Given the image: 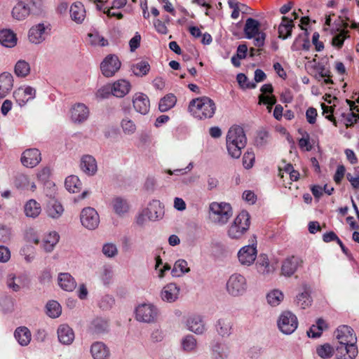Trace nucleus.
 Segmentation results:
<instances>
[{"instance_id":"obj_36","label":"nucleus","mask_w":359,"mask_h":359,"mask_svg":"<svg viewBox=\"0 0 359 359\" xmlns=\"http://www.w3.org/2000/svg\"><path fill=\"white\" fill-rule=\"evenodd\" d=\"M108 321L101 317L95 318L89 325V330L95 334H102L108 330Z\"/></svg>"},{"instance_id":"obj_58","label":"nucleus","mask_w":359,"mask_h":359,"mask_svg":"<svg viewBox=\"0 0 359 359\" xmlns=\"http://www.w3.org/2000/svg\"><path fill=\"white\" fill-rule=\"evenodd\" d=\"M255 155L253 151H246L243 156V165L245 168L250 169L251 168L255 163Z\"/></svg>"},{"instance_id":"obj_4","label":"nucleus","mask_w":359,"mask_h":359,"mask_svg":"<svg viewBox=\"0 0 359 359\" xmlns=\"http://www.w3.org/2000/svg\"><path fill=\"white\" fill-rule=\"evenodd\" d=\"M232 215V208L228 203L212 202L209 205V217L215 224L224 225Z\"/></svg>"},{"instance_id":"obj_6","label":"nucleus","mask_w":359,"mask_h":359,"mask_svg":"<svg viewBox=\"0 0 359 359\" xmlns=\"http://www.w3.org/2000/svg\"><path fill=\"white\" fill-rule=\"evenodd\" d=\"M243 31L246 39H254L253 43L255 46H264L266 35L260 31V23L257 20L248 18L245 21Z\"/></svg>"},{"instance_id":"obj_23","label":"nucleus","mask_w":359,"mask_h":359,"mask_svg":"<svg viewBox=\"0 0 359 359\" xmlns=\"http://www.w3.org/2000/svg\"><path fill=\"white\" fill-rule=\"evenodd\" d=\"M233 321L229 318H222L215 323V330L222 337H229L233 332Z\"/></svg>"},{"instance_id":"obj_60","label":"nucleus","mask_w":359,"mask_h":359,"mask_svg":"<svg viewBox=\"0 0 359 359\" xmlns=\"http://www.w3.org/2000/svg\"><path fill=\"white\" fill-rule=\"evenodd\" d=\"M121 127L123 132L126 134H133L136 130L135 124L133 121L128 118L123 119L121 121Z\"/></svg>"},{"instance_id":"obj_51","label":"nucleus","mask_w":359,"mask_h":359,"mask_svg":"<svg viewBox=\"0 0 359 359\" xmlns=\"http://www.w3.org/2000/svg\"><path fill=\"white\" fill-rule=\"evenodd\" d=\"M283 293L280 290L276 289L271 290L266 295L268 303L273 306L279 305L283 300Z\"/></svg>"},{"instance_id":"obj_56","label":"nucleus","mask_w":359,"mask_h":359,"mask_svg":"<svg viewBox=\"0 0 359 359\" xmlns=\"http://www.w3.org/2000/svg\"><path fill=\"white\" fill-rule=\"evenodd\" d=\"M316 352L322 358H330L334 354V349L329 344H325L317 348Z\"/></svg>"},{"instance_id":"obj_39","label":"nucleus","mask_w":359,"mask_h":359,"mask_svg":"<svg viewBox=\"0 0 359 359\" xmlns=\"http://www.w3.org/2000/svg\"><path fill=\"white\" fill-rule=\"evenodd\" d=\"M295 304L302 309H305L311 305L312 299L309 288L306 286L304 292L297 295Z\"/></svg>"},{"instance_id":"obj_34","label":"nucleus","mask_w":359,"mask_h":359,"mask_svg":"<svg viewBox=\"0 0 359 359\" xmlns=\"http://www.w3.org/2000/svg\"><path fill=\"white\" fill-rule=\"evenodd\" d=\"M17 37L10 29L0 30V44L6 48H13L17 44Z\"/></svg>"},{"instance_id":"obj_48","label":"nucleus","mask_w":359,"mask_h":359,"mask_svg":"<svg viewBox=\"0 0 359 359\" xmlns=\"http://www.w3.org/2000/svg\"><path fill=\"white\" fill-rule=\"evenodd\" d=\"M182 349L187 352L194 351L197 348V341L194 336L187 334L182 338L181 341Z\"/></svg>"},{"instance_id":"obj_45","label":"nucleus","mask_w":359,"mask_h":359,"mask_svg":"<svg viewBox=\"0 0 359 359\" xmlns=\"http://www.w3.org/2000/svg\"><path fill=\"white\" fill-rule=\"evenodd\" d=\"M30 70L31 68L29 62L24 60H18L14 67V72L18 77H26L29 74Z\"/></svg>"},{"instance_id":"obj_15","label":"nucleus","mask_w":359,"mask_h":359,"mask_svg":"<svg viewBox=\"0 0 359 359\" xmlns=\"http://www.w3.org/2000/svg\"><path fill=\"white\" fill-rule=\"evenodd\" d=\"M257 255V247L255 245H248L241 248L238 252V258L243 266L252 265Z\"/></svg>"},{"instance_id":"obj_64","label":"nucleus","mask_w":359,"mask_h":359,"mask_svg":"<svg viewBox=\"0 0 359 359\" xmlns=\"http://www.w3.org/2000/svg\"><path fill=\"white\" fill-rule=\"evenodd\" d=\"M33 250L34 248L31 245H27L20 250V255L25 257L27 262H31L34 258Z\"/></svg>"},{"instance_id":"obj_29","label":"nucleus","mask_w":359,"mask_h":359,"mask_svg":"<svg viewBox=\"0 0 359 359\" xmlns=\"http://www.w3.org/2000/svg\"><path fill=\"white\" fill-rule=\"evenodd\" d=\"M57 337L60 343L65 345L72 344L74 340L73 330L66 324L61 325L57 328Z\"/></svg>"},{"instance_id":"obj_11","label":"nucleus","mask_w":359,"mask_h":359,"mask_svg":"<svg viewBox=\"0 0 359 359\" xmlns=\"http://www.w3.org/2000/svg\"><path fill=\"white\" fill-rule=\"evenodd\" d=\"M39 1V0H19L12 10L13 17L18 20L25 19Z\"/></svg>"},{"instance_id":"obj_10","label":"nucleus","mask_w":359,"mask_h":359,"mask_svg":"<svg viewBox=\"0 0 359 359\" xmlns=\"http://www.w3.org/2000/svg\"><path fill=\"white\" fill-rule=\"evenodd\" d=\"M226 289L232 296L236 297L243 294L247 290L245 278L238 273L231 275L227 281Z\"/></svg>"},{"instance_id":"obj_22","label":"nucleus","mask_w":359,"mask_h":359,"mask_svg":"<svg viewBox=\"0 0 359 359\" xmlns=\"http://www.w3.org/2000/svg\"><path fill=\"white\" fill-rule=\"evenodd\" d=\"M93 359H109L111 353L109 347L102 341H95L90 346Z\"/></svg>"},{"instance_id":"obj_41","label":"nucleus","mask_w":359,"mask_h":359,"mask_svg":"<svg viewBox=\"0 0 359 359\" xmlns=\"http://www.w3.org/2000/svg\"><path fill=\"white\" fill-rule=\"evenodd\" d=\"M41 211L40 204L34 199L28 201L25 205V213L27 217L35 218Z\"/></svg>"},{"instance_id":"obj_28","label":"nucleus","mask_w":359,"mask_h":359,"mask_svg":"<svg viewBox=\"0 0 359 359\" xmlns=\"http://www.w3.org/2000/svg\"><path fill=\"white\" fill-rule=\"evenodd\" d=\"M88 116V108L83 103L75 104L71 109V118L74 123L83 122Z\"/></svg>"},{"instance_id":"obj_46","label":"nucleus","mask_w":359,"mask_h":359,"mask_svg":"<svg viewBox=\"0 0 359 359\" xmlns=\"http://www.w3.org/2000/svg\"><path fill=\"white\" fill-rule=\"evenodd\" d=\"M6 285L9 289L14 292H18L25 285L22 278L16 277L13 273L7 276Z\"/></svg>"},{"instance_id":"obj_54","label":"nucleus","mask_w":359,"mask_h":359,"mask_svg":"<svg viewBox=\"0 0 359 359\" xmlns=\"http://www.w3.org/2000/svg\"><path fill=\"white\" fill-rule=\"evenodd\" d=\"M89 43L92 46H105L108 44L107 40L100 35L97 32H93L88 34Z\"/></svg>"},{"instance_id":"obj_53","label":"nucleus","mask_w":359,"mask_h":359,"mask_svg":"<svg viewBox=\"0 0 359 359\" xmlns=\"http://www.w3.org/2000/svg\"><path fill=\"white\" fill-rule=\"evenodd\" d=\"M112 205L114 212L117 215H122L128 210V205L126 200L121 197H116L112 201Z\"/></svg>"},{"instance_id":"obj_40","label":"nucleus","mask_w":359,"mask_h":359,"mask_svg":"<svg viewBox=\"0 0 359 359\" xmlns=\"http://www.w3.org/2000/svg\"><path fill=\"white\" fill-rule=\"evenodd\" d=\"M211 351L215 359H225L229 353L227 346L219 341L212 344Z\"/></svg>"},{"instance_id":"obj_1","label":"nucleus","mask_w":359,"mask_h":359,"mask_svg":"<svg viewBox=\"0 0 359 359\" xmlns=\"http://www.w3.org/2000/svg\"><path fill=\"white\" fill-rule=\"evenodd\" d=\"M226 149L228 154L233 158H238L247 144V137L244 130L239 126L231 127L227 133Z\"/></svg>"},{"instance_id":"obj_47","label":"nucleus","mask_w":359,"mask_h":359,"mask_svg":"<svg viewBox=\"0 0 359 359\" xmlns=\"http://www.w3.org/2000/svg\"><path fill=\"white\" fill-rule=\"evenodd\" d=\"M133 73L137 76H143L148 74L150 70V65L148 62L142 60L134 64L131 67Z\"/></svg>"},{"instance_id":"obj_9","label":"nucleus","mask_w":359,"mask_h":359,"mask_svg":"<svg viewBox=\"0 0 359 359\" xmlns=\"http://www.w3.org/2000/svg\"><path fill=\"white\" fill-rule=\"evenodd\" d=\"M277 324L281 332L290 334L297 330L298 320L293 313L290 311H285L280 315Z\"/></svg>"},{"instance_id":"obj_37","label":"nucleus","mask_w":359,"mask_h":359,"mask_svg":"<svg viewBox=\"0 0 359 359\" xmlns=\"http://www.w3.org/2000/svg\"><path fill=\"white\" fill-rule=\"evenodd\" d=\"M257 271L262 275H269L274 271L273 266L270 265L268 257L265 254L259 255L256 263Z\"/></svg>"},{"instance_id":"obj_2","label":"nucleus","mask_w":359,"mask_h":359,"mask_svg":"<svg viewBox=\"0 0 359 359\" xmlns=\"http://www.w3.org/2000/svg\"><path fill=\"white\" fill-rule=\"evenodd\" d=\"M336 338L339 340L340 346L337 347V351L344 349L350 359H355L358 355V351L357 337L353 330L348 325H341L336 331Z\"/></svg>"},{"instance_id":"obj_38","label":"nucleus","mask_w":359,"mask_h":359,"mask_svg":"<svg viewBox=\"0 0 359 359\" xmlns=\"http://www.w3.org/2000/svg\"><path fill=\"white\" fill-rule=\"evenodd\" d=\"M15 338L22 346H27L31 341V332L26 327H18L14 333Z\"/></svg>"},{"instance_id":"obj_31","label":"nucleus","mask_w":359,"mask_h":359,"mask_svg":"<svg viewBox=\"0 0 359 359\" xmlns=\"http://www.w3.org/2000/svg\"><path fill=\"white\" fill-rule=\"evenodd\" d=\"M180 288L175 283L166 285L161 290V297L164 302H173L177 298Z\"/></svg>"},{"instance_id":"obj_25","label":"nucleus","mask_w":359,"mask_h":359,"mask_svg":"<svg viewBox=\"0 0 359 359\" xmlns=\"http://www.w3.org/2000/svg\"><path fill=\"white\" fill-rule=\"evenodd\" d=\"M301 264L302 260L297 257L292 256L286 258L283 261L281 267L283 274L285 276H292L296 272Z\"/></svg>"},{"instance_id":"obj_27","label":"nucleus","mask_w":359,"mask_h":359,"mask_svg":"<svg viewBox=\"0 0 359 359\" xmlns=\"http://www.w3.org/2000/svg\"><path fill=\"white\" fill-rule=\"evenodd\" d=\"M13 76L7 72L0 74V100L6 97L13 87Z\"/></svg>"},{"instance_id":"obj_3","label":"nucleus","mask_w":359,"mask_h":359,"mask_svg":"<svg viewBox=\"0 0 359 359\" xmlns=\"http://www.w3.org/2000/svg\"><path fill=\"white\" fill-rule=\"evenodd\" d=\"M215 102L208 97H201L192 100L189 104V111L196 118H210L215 113Z\"/></svg>"},{"instance_id":"obj_8","label":"nucleus","mask_w":359,"mask_h":359,"mask_svg":"<svg viewBox=\"0 0 359 359\" xmlns=\"http://www.w3.org/2000/svg\"><path fill=\"white\" fill-rule=\"evenodd\" d=\"M51 28V25L48 22L33 25L28 32L29 41L36 45L43 43L50 35Z\"/></svg>"},{"instance_id":"obj_14","label":"nucleus","mask_w":359,"mask_h":359,"mask_svg":"<svg viewBox=\"0 0 359 359\" xmlns=\"http://www.w3.org/2000/svg\"><path fill=\"white\" fill-rule=\"evenodd\" d=\"M164 210L161 202L158 200H153L148 205V207L143 210L142 215L137 219V223H142V217H146L149 220L156 221L161 218Z\"/></svg>"},{"instance_id":"obj_5","label":"nucleus","mask_w":359,"mask_h":359,"mask_svg":"<svg viewBox=\"0 0 359 359\" xmlns=\"http://www.w3.org/2000/svg\"><path fill=\"white\" fill-rule=\"evenodd\" d=\"M250 225V216L248 211L242 210L234 219L229 226L228 235L231 238H241L249 229Z\"/></svg>"},{"instance_id":"obj_21","label":"nucleus","mask_w":359,"mask_h":359,"mask_svg":"<svg viewBox=\"0 0 359 359\" xmlns=\"http://www.w3.org/2000/svg\"><path fill=\"white\" fill-rule=\"evenodd\" d=\"M111 85L112 95L118 98L125 97L129 93L131 89V84L126 79H118L111 83Z\"/></svg>"},{"instance_id":"obj_12","label":"nucleus","mask_w":359,"mask_h":359,"mask_svg":"<svg viewBox=\"0 0 359 359\" xmlns=\"http://www.w3.org/2000/svg\"><path fill=\"white\" fill-rule=\"evenodd\" d=\"M80 219L82 225L90 230L95 229L100 223V217L97 212L90 207L82 210Z\"/></svg>"},{"instance_id":"obj_30","label":"nucleus","mask_w":359,"mask_h":359,"mask_svg":"<svg viewBox=\"0 0 359 359\" xmlns=\"http://www.w3.org/2000/svg\"><path fill=\"white\" fill-rule=\"evenodd\" d=\"M309 33L307 29L299 34L293 41L291 46L292 51H299L301 50H309L311 46L309 38Z\"/></svg>"},{"instance_id":"obj_44","label":"nucleus","mask_w":359,"mask_h":359,"mask_svg":"<svg viewBox=\"0 0 359 359\" xmlns=\"http://www.w3.org/2000/svg\"><path fill=\"white\" fill-rule=\"evenodd\" d=\"M66 189L72 193H78L81 189L82 183L76 175H71L66 178L65 182Z\"/></svg>"},{"instance_id":"obj_59","label":"nucleus","mask_w":359,"mask_h":359,"mask_svg":"<svg viewBox=\"0 0 359 359\" xmlns=\"http://www.w3.org/2000/svg\"><path fill=\"white\" fill-rule=\"evenodd\" d=\"M236 79L239 85L243 88H255L256 87V84L254 82L249 81L248 78L244 74H238Z\"/></svg>"},{"instance_id":"obj_35","label":"nucleus","mask_w":359,"mask_h":359,"mask_svg":"<svg viewBox=\"0 0 359 359\" xmlns=\"http://www.w3.org/2000/svg\"><path fill=\"white\" fill-rule=\"evenodd\" d=\"M46 212L48 217L57 219L62 215L64 208L60 202L51 200L47 204Z\"/></svg>"},{"instance_id":"obj_13","label":"nucleus","mask_w":359,"mask_h":359,"mask_svg":"<svg viewBox=\"0 0 359 359\" xmlns=\"http://www.w3.org/2000/svg\"><path fill=\"white\" fill-rule=\"evenodd\" d=\"M121 62L115 55H107L100 64L102 74L105 77H111L119 70Z\"/></svg>"},{"instance_id":"obj_63","label":"nucleus","mask_w":359,"mask_h":359,"mask_svg":"<svg viewBox=\"0 0 359 359\" xmlns=\"http://www.w3.org/2000/svg\"><path fill=\"white\" fill-rule=\"evenodd\" d=\"M110 95H112L111 83L102 86L96 93V97L100 99L107 98Z\"/></svg>"},{"instance_id":"obj_17","label":"nucleus","mask_w":359,"mask_h":359,"mask_svg":"<svg viewBox=\"0 0 359 359\" xmlns=\"http://www.w3.org/2000/svg\"><path fill=\"white\" fill-rule=\"evenodd\" d=\"M36 96V89L32 86H27L20 87L13 93V97L20 106H24L29 100H33Z\"/></svg>"},{"instance_id":"obj_19","label":"nucleus","mask_w":359,"mask_h":359,"mask_svg":"<svg viewBox=\"0 0 359 359\" xmlns=\"http://www.w3.org/2000/svg\"><path fill=\"white\" fill-rule=\"evenodd\" d=\"M186 325L188 330L196 334L201 335L207 330V327L203 318L198 315H192L189 316L187 320Z\"/></svg>"},{"instance_id":"obj_52","label":"nucleus","mask_w":359,"mask_h":359,"mask_svg":"<svg viewBox=\"0 0 359 359\" xmlns=\"http://www.w3.org/2000/svg\"><path fill=\"white\" fill-rule=\"evenodd\" d=\"M270 140V135L268 131L262 130L257 133L255 137V145L259 148L264 147Z\"/></svg>"},{"instance_id":"obj_61","label":"nucleus","mask_w":359,"mask_h":359,"mask_svg":"<svg viewBox=\"0 0 359 359\" xmlns=\"http://www.w3.org/2000/svg\"><path fill=\"white\" fill-rule=\"evenodd\" d=\"M299 147L301 149L309 151L312 149V145L310 142V135L305 133L304 136L299 140Z\"/></svg>"},{"instance_id":"obj_55","label":"nucleus","mask_w":359,"mask_h":359,"mask_svg":"<svg viewBox=\"0 0 359 359\" xmlns=\"http://www.w3.org/2000/svg\"><path fill=\"white\" fill-rule=\"evenodd\" d=\"M155 270L158 273V277L163 278L165 276V273L170 270V266L165 263L163 264L160 256L156 257Z\"/></svg>"},{"instance_id":"obj_20","label":"nucleus","mask_w":359,"mask_h":359,"mask_svg":"<svg viewBox=\"0 0 359 359\" xmlns=\"http://www.w3.org/2000/svg\"><path fill=\"white\" fill-rule=\"evenodd\" d=\"M339 27L337 29L338 33H335L333 30L332 33L334 34L332 40V44L333 46L341 48L344 44L345 39L349 37L348 35V31L346 29L348 27V24L344 20H340Z\"/></svg>"},{"instance_id":"obj_32","label":"nucleus","mask_w":359,"mask_h":359,"mask_svg":"<svg viewBox=\"0 0 359 359\" xmlns=\"http://www.w3.org/2000/svg\"><path fill=\"white\" fill-rule=\"evenodd\" d=\"M70 16L72 20L77 24L83 22L86 18V10L82 3L77 1L74 3L70 7Z\"/></svg>"},{"instance_id":"obj_49","label":"nucleus","mask_w":359,"mask_h":359,"mask_svg":"<svg viewBox=\"0 0 359 359\" xmlns=\"http://www.w3.org/2000/svg\"><path fill=\"white\" fill-rule=\"evenodd\" d=\"M189 271L188 264L184 259H179L175 262L174 267L171 271L172 276L180 277L185 273Z\"/></svg>"},{"instance_id":"obj_33","label":"nucleus","mask_w":359,"mask_h":359,"mask_svg":"<svg viewBox=\"0 0 359 359\" xmlns=\"http://www.w3.org/2000/svg\"><path fill=\"white\" fill-rule=\"evenodd\" d=\"M58 284L60 287L68 292L73 291L76 286L74 278L68 273H62L58 276Z\"/></svg>"},{"instance_id":"obj_43","label":"nucleus","mask_w":359,"mask_h":359,"mask_svg":"<svg viewBox=\"0 0 359 359\" xmlns=\"http://www.w3.org/2000/svg\"><path fill=\"white\" fill-rule=\"evenodd\" d=\"M176 102V97L173 94H168L160 100L158 109L161 112H165L172 109Z\"/></svg>"},{"instance_id":"obj_50","label":"nucleus","mask_w":359,"mask_h":359,"mask_svg":"<svg viewBox=\"0 0 359 359\" xmlns=\"http://www.w3.org/2000/svg\"><path fill=\"white\" fill-rule=\"evenodd\" d=\"M46 314L53 318L59 317L62 312L60 304L54 300L49 301L46 304Z\"/></svg>"},{"instance_id":"obj_42","label":"nucleus","mask_w":359,"mask_h":359,"mask_svg":"<svg viewBox=\"0 0 359 359\" xmlns=\"http://www.w3.org/2000/svg\"><path fill=\"white\" fill-rule=\"evenodd\" d=\"M60 239L59 234L53 231L49 233L43 241L42 247L46 252H51Z\"/></svg>"},{"instance_id":"obj_62","label":"nucleus","mask_w":359,"mask_h":359,"mask_svg":"<svg viewBox=\"0 0 359 359\" xmlns=\"http://www.w3.org/2000/svg\"><path fill=\"white\" fill-rule=\"evenodd\" d=\"M113 271L111 267L104 266L101 274V280L104 285H109L112 280Z\"/></svg>"},{"instance_id":"obj_18","label":"nucleus","mask_w":359,"mask_h":359,"mask_svg":"<svg viewBox=\"0 0 359 359\" xmlns=\"http://www.w3.org/2000/svg\"><path fill=\"white\" fill-rule=\"evenodd\" d=\"M133 107L141 114H148L150 109V101L148 96L142 93H137L133 97Z\"/></svg>"},{"instance_id":"obj_7","label":"nucleus","mask_w":359,"mask_h":359,"mask_svg":"<svg viewBox=\"0 0 359 359\" xmlns=\"http://www.w3.org/2000/svg\"><path fill=\"white\" fill-rule=\"evenodd\" d=\"M159 314L158 309L151 303H143L135 309V318L144 323H154L157 321Z\"/></svg>"},{"instance_id":"obj_57","label":"nucleus","mask_w":359,"mask_h":359,"mask_svg":"<svg viewBox=\"0 0 359 359\" xmlns=\"http://www.w3.org/2000/svg\"><path fill=\"white\" fill-rule=\"evenodd\" d=\"M102 252L107 257H114L118 254V249L115 244L107 243L103 245Z\"/></svg>"},{"instance_id":"obj_16","label":"nucleus","mask_w":359,"mask_h":359,"mask_svg":"<svg viewBox=\"0 0 359 359\" xmlns=\"http://www.w3.org/2000/svg\"><path fill=\"white\" fill-rule=\"evenodd\" d=\"M20 161L24 166L34 168L41 162V154L38 149H27L22 152Z\"/></svg>"},{"instance_id":"obj_26","label":"nucleus","mask_w":359,"mask_h":359,"mask_svg":"<svg viewBox=\"0 0 359 359\" xmlns=\"http://www.w3.org/2000/svg\"><path fill=\"white\" fill-rule=\"evenodd\" d=\"M294 27L293 20L283 16L281 22L278 27V38L285 40L292 36V29Z\"/></svg>"},{"instance_id":"obj_24","label":"nucleus","mask_w":359,"mask_h":359,"mask_svg":"<svg viewBox=\"0 0 359 359\" xmlns=\"http://www.w3.org/2000/svg\"><path fill=\"white\" fill-rule=\"evenodd\" d=\"M81 170L88 176H93L97 171V164L95 158L91 155H84L81 159Z\"/></svg>"}]
</instances>
